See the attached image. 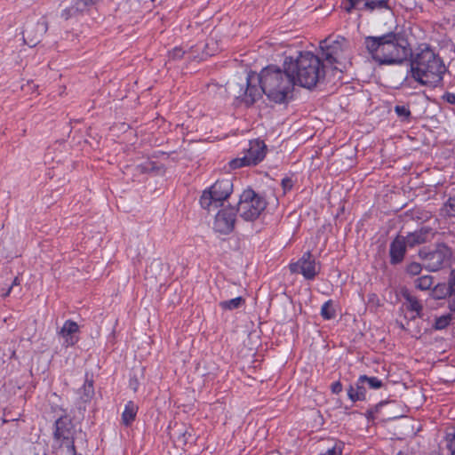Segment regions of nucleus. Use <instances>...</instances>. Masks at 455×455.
Returning <instances> with one entry per match:
<instances>
[{"mask_svg":"<svg viewBox=\"0 0 455 455\" xmlns=\"http://www.w3.org/2000/svg\"><path fill=\"white\" fill-rule=\"evenodd\" d=\"M363 46L371 60L379 66L403 65L409 61L413 52L403 31L365 36Z\"/></svg>","mask_w":455,"mask_h":455,"instance_id":"1","label":"nucleus"},{"mask_svg":"<svg viewBox=\"0 0 455 455\" xmlns=\"http://www.w3.org/2000/svg\"><path fill=\"white\" fill-rule=\"evenodd\" d=\"M411 77L421 85L433 88L443 86L448 71L443 60L427 44H420L409 60Z\"/></svg>","mask_w":455,"mask_h":455,"instance_id":"2","label":"nucleus"},{"mask_svg":"<svg viewBox=\"0 0 455 455\" xmlns=\"http://www.w3.org/2000/svg\"><path fill=\"white\" fill-rule=\"evenodd\" d=\"M283 66L294 77V85L312 90L325 79L323 62L311 52H300L296 58L286 57Z\"/></svg>","mask_w":455,"mask_h":455,"instance_id":"3","label":"nucleus"},{"mask_svg":"<svg viewBox=\"0 0 455 455\" xmlns=\"http://www.w3.org/2000/svg\"><path fill=\"white\" fill-rule=\"evenodd\" d=\"M287 70V67L284 66L281 68L275 65H269L264 68L257 76L264 94L275 103L286 102L288 96L293 92L294 77Z\"/></svg>","mask_w":455,"mask_h":455,"instance_id":"4","label":"nucleus"},{"mask_svg":"<svg viewBox=\"0 0 455 455\" xmlns=\"http://www.w3.org/2000/svg\"><path fill=\"white\" fill-rule=\"evenodd\" d=\"M267 202L264 196L248 188L239 196L236 210L245 221H254L266 210Z\"/></svg>","mask_w":455,"mask_h":455,"instance_id":"5","label":"nucleus"},{"mask_svg":"<svg viewBox=\"0 0 455 455\" xmlns=\"http://www.w3.org/2000/svg\"><path fill=\"white\" fill-rule=\"evenodd\" d=\"M233 191V181L229 178L218 180L209 189L204 190L200 197L201 206L210 211L222 206Z\"/></svg>","mask_w":455,"mask_h":455,"instance_id":"6","label":"nucleus"},{"mask_svg":"<svg viewBox=\"0 0 455 455\" xmlns=\"http://www.w3.org/2000/svg\"><path fill=\"white\" fill-rule=\"evenodd\" d=\"M419 257L423 260L425 267L431 272H436L451 262L452 250L444 243H439L433 251L426 248L419 251Z\"/></svg>","mask_w":455,"mask_h":455,"instance_id":"7","label":"nucleus"},{"mask_svg":"<svg viewBox=\"0 0 455 455\" xmlns=\"http://www.w3.org/2000/svg\"><path fill=\"white\" fill-rule=\"evenodd\" d=\"M347 40L344 36H339L335 40L330 37L320 42V49L323 59L330 64L339 62L343 52L347 47Z\"/></svg>","mask_w":455,"mask_h":455,"instance_id":"8","label":"nucleus"},{"mask_svg":"<svg viewBox=\"0 0 455 455\" xmlns=\"http://www.w3.org/2000/svg\"><path fill=\"white\" fill-rule=\"evenodd\" d=\"M238 212L235 207L228 205L218 212L215 216L213 228L216 232L228 235L235 228L236 215Z\"/></svg>","mask_w":455,"mask_h":455,"instance_id":"9","label":"nucleus"},{"mask_svg":"<svg viewBox=\"0 0 455 455\" xmlns=\"http://www.w3.org/2000/svg\"><path fill=\"white\" fill-rule=\"evenodd\" d=\"M290 270L292 273L301 274L307 280H313L319 273V270H316L315 260L310 251L305 252L296 263H291Z\"/></svg>","mask_w":455,"mask_h":455,"instance_id":"10","label":"nucleus"},{"mask_svg":"<svg viewBox=\"0 0 455 455\" xmlns=\"http://www.w3.org/2000/svg\"><path fill=\"white\" fill-rule=\"evenodd\" d=\"M48 30V22L44 17H42L36 23L27 24L23 30V39L26 44L30 47L36 46L43 38Z\"/></svg>","mask_w":455,"mask_h":455,"instance_id":"11","label":"nucleus"},{"mask_svg":"<svg viewBox=\"0 0 455 455\" xmlns=\"http://www.w3.org/2000/svg\"><path fill=\"white\" fill-rule=\"evenodd\" d=\"M435 236V232L431 227L423 226L413 232H409L403 235L404 242L409 248L427 243L430 242Z\"/></svg>","mask_w":455,"mask_h":455,"instance_id":"12","label":"nucleus"},{"mask_svg":"<svg viewBox=\"0 0 455 455\" xmlns=\"http://www.w3.org/2000/svg\"><path fill=\"white\" fill-rule=\"evenodd\" d=\"M408 245L404 242L403 235H397L389 245V263L392 266L401 264L406 255Z\"/></svg>","mask_w":455,"mask_h":455,"instance_id":"13","label":"nucleus"},{"mask_svg":"<svg viewBox=\"0 0 455 455\" xmlns=\"http://www.w3.org/2000/svg\"><path fill=\"white\" fill-rule=\"evenodd\" d=\"M55 430L53 432L54 438L56 440H74V425L71 419L65 415L56 419L54 423Z\"/></svg>","mask_w":455,"mask_h":455,"instance_id":"14","label":"nucleus"},{"mask_svg":"<svg viewBox=\"0 0 455 455\" xmlns=\"http://www.w3.org/2000/svg\"><path fill=\"white\" fill-rule=\"evenodd\" d=\"M267 147L264 141L259 140H251L249 148L245 150L244 156H247L251 165H257L266 156Z\"/></svg>","mask_w":455,"mask_h":455,"instance_id":"15","label":"nucleus"},{"mask_svg":"<svg viewBox=\"0 0 455 455\" xmlns=\"http://www.w3.org/2000/svg\"><path fill=\"white\" fill-rule=\"evenodd\" d=\"M245 90L243 94L239 95L241 100L244 102L246 106L253 105L259 98H261L263 92L262 85L257 86L252 84L251 77L250 75L245 79Z\"/></svg>","mask_w":455,"mask_h":455,"instance_id":"16","label":"nucleus"},{"mask_svg":"<svg viewBox=\"0 0 455 455\" xmlns=\"http://www.w3.org/2000/svg\"><path fill=\"white\" fill-rule=\"evenodd\" d=\"M78 331L79 326L76 322L72 320H67L64 323L60 331V335L64 339L66 347H72L78 342L79 339L76 335Z\"/></svg>","mask_w":455,"mask_h":455,"instance_id":"17","label":"nucleus"},{"mask_svg":"<svg viewBox=\"0 0 455 455\" xmlns=\"http://www.w3.org/2000/svg\"><path fill=\"white\" fill-rule=\"evenodd\" d=\"M361 380V376H359L355 385H350L347 389L348 398L353 403L366 400L367 387L364 382Z\"/></svg>","mask_w":455,"mask_h":455,"instance_id":"18","label":"nucleus"},{"mask_svg":"<svg viewBox=\"0 0 455 455\" xmlns=\"http://www.w3.org/2000/svg\"><path fill=\"white\" fill-rule=\"evenodd\" d=\"M402 296L408 302L407 309L416 313V315L413 316L412 319H415L416 317L421 318L423 306L417 297L412 296L408 289H403L402 291Z\"/></svg>","mask_w":455,"mask_h":455,"instance_id":"19","label":"nucleus"},{"mask_svg":"<svg viewBox=\"0 0 455 455\" xmlns=\"http://www.w3.org/2000/svg\"><path fill=\"white\" fill-rule=\"evenodd\" d=\"M430 297L434 299L439 300L445 298H449L448 307L451 310V303L453 300V293H451V289H449L448 285L444 283H437L430 292Z\"/></svg>","mask_w":455,"mask_h":455,"instance_id":"20","label":"nucleus"},{"mask_svg":"<svg viewBox=\"0 0 455 455\" xmlns=\"http://www.w3.org/2000/svg\"><path fill=\"white\" fill-rule=\"evenodd\" d=\"M390 0H366V2L363 3L360 11H369L373 12L375 10H391V6L389 5Z\"/></svg>","mask_w":455,"mask_h":455,"instance_id":"21","label":"nucleus"},{"mask_svg":"<svg viewBox=\"0 0 455 455\" xmlns=\"http://www.w3.org/2000/svg\"><path fill=\"white\" fill-rule=\"evenodd\" d=\"M138 412V406L132 402L129 401L124 407L122 413V421L125 426H130L135 419Z\"/></svg>","mask_w":455,"mask_h":455,"instance_id":"22","label":"nucleus"},{"mask_svg":"<svg viewBox=\"0 0 455 455\" xmlns=\"http://www.w3.org/2000/svg\"><path fill=\"white\" fill-rule=\"evenodd\" d=\"M80 399L82 402L84 403L90 402L94 395L93 380L86 377L84 384L80 389Z\"/></svg>","mask_w":455,"mask_h":455,"instance_id":"23","label":"nucleus"},{"mask_svg":"<svg viewBox=\"0 0 455 455\" xmlns=\"http://www.w3.org/2000/svg\"><path fill=\"white\" fill-rule=\"evenodd\" d=\"M321 315L325 320H331L336 317V310L332 299H329L323 303L321 308Z\"/></svg>","mask_w":455,"mask_h":455,"instance_id":"24","label":"nucleus"},{"mask_svg":"<svg viewBox=\"0 0 455 455\" xmlns=\"http://www.w3.org/2000/svg\"><path fill=\"white\" fill-rule=\"evenodd\" d=\"M244 302L245 299L243 297L239 296L229 300L220 301V307L225 310H234L239 308Z\"/></svg>","mask_w":455,"mask_h":455,"instance_id":"25","label":"nucleus"},{"mask_svg":"<svg viewBox=\"0 0 455 455\" xmlns=\"http://www.w3.org/2000/svg\"><path fill=\"white\" fill-rule=\"evenodd\" d=\"M56 455H76L74 440L62 441Z\"/></svg>","mask_w":455,"mask_h":455,"instance_id":"26","label":"nucleus"},{"mask_svg":"<svg viewBox=\"0 0 455 455\" xmlns=\"http://www.w3.org/2000/svg\"><path fill=\"white\" fill-rule=\"evenodd\" d=\"M434 283V278L431 275H423L416 279L415 286L421 291L430 290Z\"/></svg>","mask_w":455,"mask_h":455,"instance_id":"27","label":"nucleus"},{"mask_svg":"<svg viewBox=\"0 0 455 455\" xmlns=\"http://www.w3.org/2000/svg\"><path fill=\"white\" fill-rule=\"evenodd\" d=\"M386 405L395 406L396 404H395V401H380L379 403L375 404L372 408L367 410V411L365 413V416H366L367 419L368 420H373L374 419V414L379 412L380 409L383 406H386Z\"/></svg>","mask_w":455,"mask_h":455,"instance_id":"28","label":"nucleus"},{"mask_svg":"<svg viewBox=\"0 0 455 455\" xmlns=\"http://www.w3.org/2000/svg\"><path fill=\"white\" fill-rule=\"evenodd\" d=\"M361 381H363L367 389H379L383 387V382L377 377H369L367 375H361Z\"/></svg>","mask_w":455,"mask_h":455,"instance_id":"29","label":"nucleus"},{"mask_svg":"<svg viewBox=\"0 0 455 455\" xmlns=\"http://www.w3.org/2000/svg\"><path fill=\"white\" fill-rule=\"evenodd\" d=\"M243 166H251L247 156L244 155L242 157H236L228 162L229 170H236Z\"/></svg>","mask_w":455,"mask_h":455,"instance_id":"30","label":"nucleus"},{"mask_svg":"<svg viewBox=\"0 0 455 455\" xmlns=\"http://www.w3.org/2000/svg\"><path fill=\"white\" fill-rule=\"evenodd\" d=\"M451 320L452 315L451 314L441 315L435 319L433 327L435 330H443L450 324Z\"/></svg>","mask_w":455,"mask_h":455,"instance_id":"31","label":"nucleus"},{"mask_svg":"<svg viewBox=\"0 0 455 455\" xmlns=\"http://www.w3.org/2000/svg\"><path fill=\"white\" fill-rule=\"evenodd\" d=\"M76 7L77 1L75 0L74 4L70 7H68L61 12V18L68 20L76 14L84 13L83 10H79L78 8L76 9Z\"/></svg>","mask_w":455,"mask_h":455,"instance_id":"32","label":"nucleus"},{"mask_svg":"<svg viewBox=\"0 0 455 455\" xmlns=\"http://www.w3.org/2000/svg\"><path fill=\"white\" fill-rule=\"evenodd\" d=\"M394 110L403 121H409L411 117V112L405 105H396Z\"/></svg>","mask_w":455,"mask_h":455,"instance_id":"33","label":"nucleus"},{"mask_svg":"<svg viewBox=\"0 0 455 455\" xmlns=\"http://www.w3.org/2000/svg\"><path fill=\"white\" fill-rule=\"evenodd\" d=\"M77 7L79 10H83L84 12H89L92 7L96 6L102 0H76Z\"/></svg>","mask_w":455,"mask_h":455,"instance_id":"34","label":"nucleus"},{"mask_svg":"<svg viewBox=\"0 0 455 455\" xmlns=\"http://www.w3.org/2000/svg\"><path fill=\"white\" fill-rule=\"evenodd\" d=\"M453 293V300L451 303V311L455 312V268L450 273L448 283H446Z\"/></svg>","mask_w":455,"mask_h":455,"instance_id":"35","label":"nucleus"},{"mask_svg":"<svg viewBox=\"0 0 455 455\" xmlns=\"http://www.w3.org/2000/svg\"><path fill=\"white\" fill-rule=\"evenodd\" d=\"M445 441L450 454L455 455V427L452 428L451 432L446 434Z\"/></svg>","mask_w":455,"mask_h":455,"instance_id":"36","label":"nucleus"},{"mask_svg":"<svg viewBox=\"0 0 455 455\" xmlns=\"http://www.w3.org/2000/svg\"><path fill=\"white\" fill-rule=\"evenodd\" d=\"M422 270V265L418 262H411L406 266L405 271L410 275H418Z\"/></svg>","mask_w":455,"mask_h":455,"instance_id":"37","label":"nucleus"},{"mask_svg":"<svg viewBox=\"0 0 455 455\" xmlns=\"http://www.w3.org/2000/svg\"><path fill=\"white\" fill-rule=\"evenodd\" d=\"M363 2H366V0H347V3L344 5V9L347 12H351L353 9L360 10L359 7H362Z\"/></svg>","mask_w":455,"mask_h":455,"instance_id":"38","label":"nucleus"},{"mask_svg":"<svg viewBox=\"0 0 455 455\" xmlns=\"http://www.w3.org/2000/svg\"><path fill=\"white\" fill-rule=\"evenodd\" d=\"M444 207L450 217H455V197H450L444 204Z\"/></svg>","mask_w":455,"mask_h":455,"instance_id":"39","label":"nucleus"},{"mask_svg":"<svg viewBox=\"0 0 455 455\" xmlns=\"http://www.w3.org/2000/svg\"><path fill=\"white\" fill-rule=\"evenodd\" d=\"M281 186L283 190V193H287L288 191L291 190L293 187V181L291 178L285 177L281 181Z\"/></svg>","mask_w":455,"mask_h":455,"instance_id":"40","label":"nucleus"},{"mask_svg":"<svg viewBox=\"0 0 455 455\" xmlns=\"http://www.w3.org/2000/svg\"><path fill=\"white\" fill-rule=\"evenodd\" d=\"M185 54V52L181 48H174L172 52H169V57L172 60L181 59Z\"/></svg>","mask_w":455,"mask_h":455,"instance_id":"41","label":"nucleus"},{"mask_svg":"<svg viewBox=\"0 0 455 455\" xmlns=\"http://www.w3.org/2000/svg\"><path fill=\"white\" fill-rule=\"evenodd\" d=\"M342 450L340 447H337L336 445L329 448L325 452L321 453L320 455H341Z\"/></svg>","mask_w":455,"mask_h":455,"instance_id":"42","label":"nucleus"},{"mask_svg":"<svg viewBox=\"0 0 455 455\" xmlns=\"http://www.w3.org/2000/svg\"><path fill=\"white\" fill-rule=\"evenodd\" d=\"M139 386L140 382L136 375L132 376L129 380V387L134 392H136L139 388Z\"/></svg>","mask_w":455,"mask_h":455,"instance_id":"43","label":"nucleus"},{"mask_svg":"<svg viewBox=\"0 0 455 455\" xmlns=\"http://www.w3.org/2000/svg\"><path fill=\"white\" fill-rule=\"evenodd\" d=\"M443 100H445L446 102L451 104V105H455V94L452 93V92H446L443 95Z\"/></svg>","mask_w":455,"mask_h":455,"instance_id":"44","label":"nucleus"},{"mask_svg":"<svg viewBox=\"0 0 455 455\" xmlns=\"http://www.w3.org/2000/svg\"><path fill=\"white\" fill-rule=\"evenodd\" d=\"M331 390L333 394L338 395L342 391V384L340 381H335L331 385Z\"/></svg>","mask_w":455,"mask_h":455,"instance_id":"45","label":"nucleus"},{"mask_svg":"<svg viewBox=\"0 0 455 455\" xmlns=\"http://www.w3.org/2000/svg\"><path fill=\"white\" fill-rule=\"evenodd\" d=\"M387 416H388L389 419H398V418L402 417L403 414L400 413V412H395V411H393V410L390 409L388 411V415Z\"/></svg>","mask_w":455,"mask_h":455,"instance_id":"46","label":"nucleus"},{"mask_svg":"<svg viewBox=\"0 0 455 455\" xmlns=\"http://www.w3.org/2000/svg\"><path fill=\"white\" fill-rule=\"evenodd\" d=\"M20 278L18 276H16L13 279V281H12V283L10 287H13V291H14L16 287H20Z\"/></svg>","mask_w":455,"mask_h":455,"instance_id":"47","label":"nucleus"},{"mask_svg":"<svg viewBox=\"0 0 455 455\" xmlns=\"http://www.w3.org/2000/svg\"><path fill=\"white\" fill-rule=\"evenodd\" d=\"M12 291H13V287H9V289L3 294V297L5 298L9 296Z\"/></svg>","mask_w":455,"mask_h":455,"instance_id":"48","label":"nucleus"},{"mask_svg":"<svg viewBox=\"0 0 455 455\" xmlns=\"http://www.w3.org/2000/svg\"><path fill=\"white\" fill-rule=\"evenodd\" d=\"M12 291H13V287H9V289L3 294V297L5 298L9 296Z\"/></svg>","mask_w":455,"mask_h":455,"instance_id":"49","label":"nucleus"},{"mask_svg":"<svg viewBox=\"0 0 455 455\" xmlns=\"http://www.w3.org/2000/svg\"><path fill=\"white\" fill-rule=\"evenodd\" d=\"M397 455H406V454H404V453H403L402 451H400V452H398V454H397Z\"/></svg>","mask_w":455,"mask_h":455,"instance_id":"50","label":"nucleus"}]
</instances>
